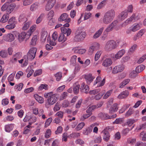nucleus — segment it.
<instances>
[{"mask_svg": "<svg viewBox=\"0 0 146 146\" xmlns=\"http://www.w3.org/2000/svg\"><path fill=\"white\" fill-rule=\"evenodd\" d=\"M56 78V80L57 81H59L62 77V74L61 72H58L55 75Z\"/></svg>", "mask_w": 146, "mask_h": 146, "instance_id": "obj_58", "label": "nucleus"}, {"mask_svg": "<svg viewBox=\"0 0 146 146\" xmlns=\"http://www.w3.org/2000/svg\"><path fill=\"white\" fill-rule=\"evenodd\" d=\"M81 92L82 93L87 94L88 93L89 90V86L87 85L83 82L81 84V87L80 88Z\"/></svg>", "mask_w": 146, "mask_h": 146, "instance_id": "obj_11", "label": "nucleus"}, {"mask_svg": "<svg viewBox=\"0 0 146 146\" xmlns=\"http://www.w3.org/2000/svg\"><path fill=\"white\" fill-rule=\"evenodd\" d=\"M118 22V21L117 20L113 21L106 28L104 31V33L105 34H106L111 31L112 30L113 28L116 25Z\"/></svg>", "mask_w": 146, "mask_h": 146, "instance_id": "obj_8", "label": "nucleus"}, {"mask_svg": "<svg viewBox=\"0 0 146 146\" xmlns=\"http://www.w3.org/2000/svg\"><path fill=\"white\" fill-rule=\"evenodd\" d=\"M96 109V106L95 105H92L89 107L86 111L87 113H90L94 110Z\"/></svg>", "mask_w": 146, "mask_h": 146, "instance_id": "obj_57", "label": "nucleus"}, {"mask_svg": "<svg viewBox=\"0 0 146 146\" xmlns=\"http://www.w3.org/2000/svg\"><path fill=\"white\" fill-rule=\"evenodd\" d=\"M52 121V119L50 117L47 119L45 123V127H47L48 126Z\"/></svg>", "mask_w": 146, "mask_h": 146, "instance_id": "obj_60", "label": "nucleus"}, {"mask_svg": "<svg viewBox=\"0 0 146 146\" xmlns=\"http://www.w3.org/2000/svg\"><path fill=\"white\" fill-rule=\"evenodd\" d=\"M80 133H73L69 135V138H75L80 136Z\"/></svg>", "mask_w": 146, "mask_h": 146, "instance_id": "obj_52", "label": "nucleus"}, {"mask_svg": "<svg viewBox=\"0 0 146 146\" xmlns=\"http://www.w3.org/2000/svg\"><path fill=\"white\" fill-rule=\"evenodd\" d=\"M102 133H103V138L106 141H108L110 139V135L108 131H102Z\"/></svg>", "mask_w": 146, "mask_h": 146, "instance_id": "obj_25", "label": "nucleus"}, {"mask_svg": "<svg viewBox=\"0 0 146 146\" xmlns=\"http://www.w3.org/2000/svg\"><path fill=\"white\" fill-rule=\"evenodd\" d=\"M37 40V36L34 35L32 38L30 42V44L33 46H35L36 45V42Z\"/></svg>", "mask_w": 146, "mask_h": 146, "instance_id": "obj_40", "label": "nucleus"}, {"mask_svg": "<svg viewBox=\"0 0 146 146\" xmlns=\"http://www.w3.org/2000/svg\"><path fill=\"white\" fill-rule=\"evenodd\" d=\"M27 20V18L25 14H21L19 18V21L20 22L26 21Z\"/></svg>", "mask_w": 146, "mask_h": 146, "instance_id": "obj_51", "label": "nucleus"}, {"mask_svg": "<svg viewBox=\"0 0 146 146\" xmlns=\"http://www.w3.org/2000/svg\"><path fill=\"white\" fill-rule=\"evenodd\" d=\"M66 40L67 38L65 37L64 34L61 33L60 34L58 38V41L59 42H64Z\"/></svg>", "mask_w": 146, "mask_h": 146, "instance_id": "obj_36", "label": "nucleus"}, {"mask_svg": "<svg viewBox=\"0 0 146 146\" xmlns=\"http://www.w3.org/2000/svg\"><path fill=\"white\" fill-rule=\"evenodd\" d=\"M112 63V62L111 59L107 58L103 60L102 65L104 67H108L111 65Z\"/></svg>", "mask_w": 146, "mask_h": 146, "instance_id": "obj_15", "label": "nucleus"}, {"mask_svg": "<svg viewBox=\"0 0 146 146\" xmlns=\"http://www.w3.org/2000/svg\"><path fill=\"white\" fill-rule=\"evenodd\" d=\"M146 127V122L137 126L135 129L137 131L141 129H144Z\"/></svg>", "mask_w": 146, "mask_h": 146, "instance_id": "obj_54", "label": "nucleus"}, {"mask_svg": "<svg viewBox=\"0 0 146 146\" xmlns=\"http://www.w3.org/2000/svg\"><path fill=\"white\" fill-rule=\"evenodd\" d=\"M128 15L126 11H124L119 15L118 17L120 20L123 21L127 17Z\"/></svg>", "mask_w": 146, "mask_h": 146, "instance_id": "obj_22", "label": "nucleus"}, {"mask_svg": "<svg viewBox=\"0 0 146 146\" xmlns=\"http://www.w3.org/2000/svg\"><path fill=\"white\" fill-rule=\"evenodd\" d=\"M33 113L35 115H38L39 117H40L41 116V115L43 113L44 110L42 109H40L38 111V108H35L33 109Z\"/></svg>", "mask_w": 146, "mask_h": 146, "instance_id": "obj_17", "label": "nucleus"}, {"mask_svg": "<svg viewBox=\"0 0 146 146\" xmlns=\"http://www.w3.org/2000/svg\"><path fill=\"white\" fill-rule=\"evenodd\" d=\"M125 66L123 64H120L115 66L112 70V73L113 74H117L122 72L124 69Z\"/></svg>", "mask_w": 146, "mask_h": 146, "instance_id": "obj_7", "label": "nucleus"}, {"mask_svg": "<svg viewBox=\"0 0 146 146\" xmlns=\"http://www.w3.org/2000/svg\"><path fill=\"white\" fill-rule=\"evenodd\" d=\"M124 11H126L127 13L128 14L129 13H132L133 11V7L132 5H129L127 7V9Z\"/></svg>", "mask_w": 146, "mask_h": 146, "instance_id": "obj_61", "label": "nucleus"}, {"mask_svg": "<svg viewBox=\"0 0 146 146\" xmlns=\"http://www.w3.org/2000/svg\"><path fill=\"white\" fill-rule=\"evenodd\" d=\"M9 15L7 14L4 15L0 20V22L2 23H5L7 22L9 18Z\"/></svg>", "mask_w": 146, "mask_h": 146, "instance_id": "obj_32", "label": "nucleus"}, {"mask_svg": "<svg viewBox=\"0 0 146 146\" xmlns=\"http://www.w3.org/2000/svg\"><path fill=\"white\" fill-rule=\"evenodd\" d=\"M105 92V90H103L102 92H100L99 94L96 95L95 96V98L97 100H99L102 97L103 95Z\"/></svg>", "mask_w": 146, "mask_h": 146, "instance_id": "obj_49", "label": "nucleus"}, {"mask_svg": "<svg viewBox=\"0 0 146 146\" xmlns=\"http://www.w3.org/2000/svg\"><path fill=\"white\" fill-rule=\"evenodd\" d=\"M15 37L11 33H9L5 35L4 37V40L8 42H11L13 41Z\"/></svg>", "mask_w": 146, "mask_h": 146, "instance_id": "obj_13", "label": "nucleus"}, {"mask_svg": "<svg viewBox=\"0 0 146 146\" xmlns=\"http://www.w3.org/2000/svg\"><path fill=\"white\" fill-rule=\"evenodd\" d=\"M8 54L7 51L3 50L0 52V56L3 58H6L8 56Z\"/></svg>", "mask_w": 146, "mask_h": 146, "instance_id": "obj_47", "label": "nucleus"}, {"mask_svg": "<svg viewBox=\"0 0 146 146\" xmlns=\"http://www.w3.org/2000/svg\"><path fill=\"white\" fill-rule=\"evenodd\" d=\"M104 29V28L102 27L97 31L94 35L93 36V38L96 39L99 37L102 34Z\"/></svg>", "mask_w": 146, "mask_h": 146, "instance_id": "obj_20", "label": "nucleus"}, {"mask_svg": "<svg viewBox=\"0 0 146 146\" xmlns=\"http://www.w3.org/2000/svg\"><path fill=\"white\" fill-rule=\"evenodd\" d=\"M37 48L36 47H31L29 49L27 54V58L25 59V62L23 65L25 66L27 65L28 63V60H32L34 59L36 55Z\"/></svg>", "mask_w": 146, "mask_h": 146, "instance_id": "obj_2", "label": "nucleus"}, {"mask_svg": "<svg viewBox=\"0 0 146 146\" xmlns=\"http://www.w3.org/2000/svg\"><path fill=\"white\" fill-rule=\"evenodd\" d=\"M31 24V22L30 21L27 22H25L22 27V29L23 30H26L29 27Z\"/></svg>", "mask_w": 146, "mask_h": 146, "instance_id": "obj_45", "label": "nucleus"}, {"mask_svg": "<svg viewBox=\"0 0 146 146\" xmlns=\"http://www.w3.org/2000/svg\"><path fill=\"white\" fill-rule=\"evenodd\" d=\"M42 70L41 69H38L36 70L35 72L34 76L36 77L41 75L42 73Z\"/></svg>", "mask_w": 146, "mask_h": 146, "instance_id": "obj_62", "label": "nucleus"}, {"mask_svg": "<svg viewBox=\"0 0 146 146\" xmlns=\"http://www.w3.org/2000/svg\"><path fill=\"white\" fill-rule=\"evenodd\" d=\"M86 35L85 32L82 31L80 29H78L76 31L74 39L76 41L83 40Z\"/></svg>", "mask_w": 146, "mask_h": 146, "instance_id": "obj_5", "label": "nucleus"}, {"mask_svg": "<svg viewBox=\"0 0 146 146\" xmlns=\"http://www.w3.org/2000/svg\"><path fill=\"white\" fill-rule=\"evenodd\" d=\"M136 121L133 119H128L125 123L126 125L129 127L131 126L136 122Z\"/></svg>", "mask_w": 146, "mask_h": 146, "instance_id": "obj_30", "label": "nucleus"}, {"mask_svg": "<svg viewBox=\"0 0 146 146\" xmlns=\"http://www.w3.org/2000/svg\"><path fill=\"white\" fill-rule=\"evenodd\" d=\"M118 109L117 104L116 103H115L110 108L109 113L110 114H112L114 112L117 111Z\"/></svg>", "mask_w": 146, "mask_h": 146, "instance_id": "obj_18", "label": "nucleus"}, {"mask_svg": "<svg viewBox=\"0 0 146 146\" xmlns=\"http://www.w3.org/2000/svg\"><path fill=\"white\" fill-rule=\"evenodd\" d=\"M117 46L115 41L113 40H110L106 42L105 46V48L107 50H111L115 48Z\"/></svg>", "mask_w": 146, "mask_h": 146, "instance_id": "obj_6", "label": "nucleus"}, {"mask_svg": "<svg viewBox=\"0 0 146 146\" xmlns=\"http://www.w3.org/2000/svg\"><path fill=\"white\" fill-rule=\"evenodd\" d=\"M61 31L63 34H66L67 36H69L71 33V30L69 28H66L65 27H62L61 28Z\"/></svg>", "mask_w": 146, "mask_h": 146, "instance_id": "obj_19", "label": "nucleus"}, {"mask_svg": "<svg viewBox=\"0 0 146 146\" xmlns=\"http://www.w3.org/2000/svg\"><path fill=\"white\" fill-rule=\"evenodd\" d=\"M51 134V130H50V129H47L46 130V131L45 133L44 136H45V137L46 138H48L50 136Z\"/></svg>", "mask_w": 146, "mask_h": 146, "instance_id": "obj_59", "label": "nucleus"}, {"mask_svg": "<svg viewBox=\"0 0 146 146\" xmlns=\"http://www.w3.org/2000/svg\"><path fill=\"white\" fill-rule=\"evenodd\" d=\"M44 96L47 99L45 104L46 108H48L57 102L58 96L56 94H54L52 92L44 93Z\"/></svg>", "mask_w": 146, "mask_h": 146, "instance_id": "obj_1", "label": "nucleus"}, {"mask_svg": "<svg viewBox=\"0 0 146 146\" xmlns=\"http://www.w3.org/2000/svg\"><path fill=\"white\" fill-rule=\"evenodd\" d=\"M136 139L132 137L128 138L127 139V143L131 145H134L136 142Z\"/></svg>", "mask_w": 146, "mask_h": 146, "instance_id": "obj_39", "label": "nucleus"}, {"mask_svg": "<svg viewBox=\"0 0 146 146\" xmlns=\"http://www.w3.org/2000/svg\"><path fill=\"white\" fill-rule=\"evenodd\" d=\"M92 131V128L88 127L85 130H84L83 133L84 135H88Z\"/></svg>", "mask_w": 146, "mask_h": 146, "instance_id": "obj_50", "label": "nucleus"}, {"mask_svg": "<svg viewBox=\"0 0 146 146\" xmlns=\"http://www.w3.org/2000/svg\"><path fill=\"white\" fill-rule=\"evenodd\" d=\"M36 28L35 25H34L30 27L29 31L27 32V35H28L29 37H30L31 35L33 33L35 30Z\"/></svg>", "mask_w": 146, "mask_h": 146, "instance_id": "obj_35", "label": "nucleus"}, {"mask_svg": "<svg viewBox=\"0 0 146 146\" xmlns=\"http://www.w3.org/2000/svg\"><path fill=\"white\" fill-rule=\"evenodd\" d=\"M73 92L75 94H77L79 92L80 89V86L77 83H76L73 85Z\"/></svg>", "mask_w": 146, "mask_h": 146, "instance_id": "obj_28", "label": "nucleus"}, {"mask_svg": "<svg viewBox=\"0 0 146 146\" xmlns=\"http://www.w3.org/2000/svg\"><path fill=\"white\" fill-rule=\"evenodd\" d=\"M14 127V125L11 124L9 125H5V131L7 132H9L12 131Z\"/></svg>", "mask_w": 146, "mask_h": 146, "instance_id": "obj_31", "label": "nucleus"}, {"mask_svg": "<svg viewBox=\"0 0 146 146\" xmlns=\"http://www.w3.org/2000/svg\"><path fill=\"white\" fill-rule=\"evenodd\" d=\"M48 89V86L46 84H41L38 88V90L41 91L43 89L45 90H47Z\"/></svg>", "mask_w": 146, "mask_h": 146, "instance_id": "obj_46", "label": "nucleus"}, {"mask_svg": "<svg viewBox=\"0 0 146 146\" xmlns=\"http://www.w3.org/2000/svg\"><path fill=\"white\" fill-rule=\"evenodd\" d=\"M39 4L38 3H35L31 6L30 10L31 11H34L38 10L39 7Z\"/></svg>", "mask_w": 146, "mask_h": 146, "instance_id": "obj_27", "label": "nucleus"}, {"mask_svg": "<svg viewBox=\"0 0 146 146\" xmlns=\"http://www.w3.org/2000/svg\"><path fill=\"white\" fill-rule=\"evenodd\" d=\"M115 13L113 10H110L106 12L103 17V22L105 24L110 23L113 20Z\"/></svg>", "mask_w": 146, "mask_h": 146, "instance_id": "obj_3", "label": "nucleus"}, {"mask_svg": "<svg viewBox=\"0 0 146 146\" xmlns=\"http://www.w3.org/2000/svg\"><path fill=\"white\" fill-rule=\"evenodd\" d=\"M145 66L143 65H141L136 67L135 70L138 73L141 72L145 68Z\"/></svg>", "mask_w": 146, "mask_h": 146, "instance_id": "obj_38", "label": "nucleus"}, {"mask_svg": "<svg viewBox=\"0 0 146 146\" xmlns=\"http://www.w3.org/2000/svg\"><path fill=\"white\" fill-rule=\"evenodd\" d=\"M9 3V2H6L2 6L1 8L2 11H4L6 10H7Z\"/></svg>", "mask_w": 146, "mask_h": 146, "instance_id": "obj_56", "label": "nucleus"}, {"mask_svg": "<svg viewBox=\"0 0 146 146\" xmlns=\"http://www.w3.org/2000/svg\"><path fill=\"white\" fill-rule=\"evenodd\" d=\"M15 7V5L14 4H11L9 3V6L8 7L7 10V14L9 15L12 12Z\"/></svg>", "mask_w": 146, "mask_h": 146, "instance_id": "obj_23", "label": "nucleus"}, {"mask_svg": "<svg viewBox=\"0 0 146 146\" xmlns=\"http://www.w3.org/2000/svg\"><path fill=\"white\" fill-rule=\"evenodd\" d=\"M34 97L39 103L42 104L44 103V98L42 97L39 96L38 94H35L34 95Z\"/></svg>", "mask_w": 146, "mask_h": 146, "instance_id": "obj_24", "label": "nucleus"}, {"mask_svg": "<svg viewBox=\"0 0 146 146\" xmlns=\"http://www.w3.org/2000/svg\"><path fill=\"white\" fill-rule=\"evenodd\" d=\"M36 120V118L34 115L30 116L29 122V124L31 125L33 123L35 122Z\"/></svg>", "mask_w": 146, "mask_h": 146, "instance_id": "obj_42", "label": "nucleus"}, {"mask_svg": "<svg viewBox=\"0 0 146 146\" xmlns=\"http://www.w3.org/2000/svg\"><path fill=\"white\" fill-rule=\"evenodd\" d=\"M68 17V15L67 13H63L60 16L58 20L61 21H65V22L68 23L70 21V19Z\"/></svg>", "mask_w": 146, "mask_h": 146, "instance_id": "obj_9", "label": "nucleus"}, {"mask_svg": "<svg viewBox=\"0 0 146 146\" xmlns=\"http://www.w3.org/2000/svg\"><path fill=\"white\" fill-rule=\"evenodd\" d=\"M56 1V0H49L46 7V10L48 11L50 10L54 6Z\"/></svg>", "mask_w": 146, "mask_h": 146, "instance_id": "obj_14", "label": "nucleus"}, {"mask_svg": "<svg viewBox=\"0 0 146 146\" xmlns=\"http://www.w3.org/2000/svg\"><path fill=\"white\" fill-rule=\"evenodd\" d=\"M125 50L124 49H121L118 51L115 54L114 57H113L115 60L121 58L125 53Z\"/></svg>", "mask_w": 146, "mask_h": 146, "instance_id": "obj_12", "label": "nucleus"}, {"mask_svg": "<svg viewBox=\"0 0 146 146\" xmlns=\"http://www.w3.org/2000/svg\"><path fill=\"white\" fill-rule=\"evenodd\" d=\"M139 19V18L137 15L135 14H133L130 17L128 18L123 23L121 26H120L119 28H117V29H120L122 27H125L129 23H130L131 22H134L137 21Z\"/></svg>", "mask_w": 146, "mask_h": 146, "instance_id": "obj_4", "label": "nucleus"}, {"mask_svg": "<svg viewBox=\"0 0 146 146\" xmlns=\"http://www.w3.org/2000/svg\"><path fill=\"white\" fill-rule=\"evenodd\" d=\"M146 59V54L143 55L137 61L138 64H140L142 63Z\"/></svg>", "mask_w": 146, "mask_h": 146, "instance_id": "obj_63", "label": "nucleus"}, {"mask_svg": "<svg viewBox=\"0 0 146 146\" xmlns=\"http://www.w3.org/2000/svg\"><path fill=\"white\" fill-rule=\"evenodd\" d=\"M29 37L28 36V35H27V33H26L25 32H23L18 35V39L19 41L21 42L24 40L25 38L28 39L29 38Z\"/></svg>", "mask_w": 146, "mask_h": 146, "instance_id": "obj_10", "label": "nucleus"}, {"mask_svg": "<svg viewBox=\"0 0 146 146\" xmlns=\"http://www.w3.org/2000/svg\"><path fill=\"white\" fill-rule=\"evenodd\" d=\"M140 137L142 138L141 140L143 141H146V131L145 133L144 131L141 132L139 135Z\"/></svg>", "mask_w": 146, "mask_h": 146, "instance_id": "obj_48", "label": "nucleus"}, {"mask_svg": "<svg viewBox=\"0 0 146 146\" xmlns=\"http://www.w3.org/2000/svg\"><path fill=\"white\" fill-rule=\"evenodd\" d=\"M102 52V50H99L95 54L94 58V60L95 61H97L99 59Z\"/></svg>", "mask_w": 146, "mask_h": 146, "instance_id": "obj_43", "label": "nucleus"}, {"mask_svg": "<svg viewBox=\"0 0 146 146\" xmlns=\"http://www.w3.org/2000/svg\"><path fill=\"white\" fill-rule=\"evenodd\" d=\"M129 95V92L128 90H125L122 92L117 97L119 99H125Z\"/></svg>", "mask_w": 146, "mask_h": 146, "instance_id": "obj_16", "label": "nucleus"}, {"mask_svg": "<svg viewBox=\"0 0 146 146\" xmlns=\"http://www.w3.org/2000/svg\"><path fill=\"white\" fill-rule=\"evenodd\" d=\"M112 92V90H110L107 91L104 95L103 97L104 99H106L108 98L111 94Z\"/></svg>", "mask_w": 146, "mask_h": 146, "instance_id": "obj_55", "label": "nucleus"}, {"mask_svg": "<svg viewBox=\"0 0 146 146\" xmlns=\"http://www.w3.org/2000/svg\"><path fill=\"white\" fill-rule=\"evenodd\" d=\"M135 146H146V142L143 143L141 141H137L135 143Z\"/></svg>", "mask_w": 146, "mask_h": 146, "instance_id": "obj_64", "label": "nucleus"}, {"mask_svg": "<svg viewBox=\"0 0 146 146\" xmlns=\"http://www.w3.org/2000/svg\"><path fill=\"white\" fill-rule=\"evenodd\" d=\"M117 116L116 114H115L112 116H110L107 114L104 113L103 119H108L110 118H115Z\"/></svg>", "mask_w": 146, "mask_h": 146, "instance_id": "obj_44", "label": "nucleus"}, {"mask_svg": "<svg viewBox=\"0 0 146 146\" xmlns=\"http://www.w3.org/2000/svg\"><path fill=\"white\" fill-rule=\"evenodd\" d=\"M85 79L88 84H90L92 82L94 78L92 77L91 75H87L85 76Z\"/></svg>", "mask_w": 146, "mask_h": 146, "instance_id": "obj_34", "label": "nucleus"}, {"mask_svg": "<svg viewBox=\"0 0 146 146\" xmlns=\"http://www.w3.org/2000/svg\"><path fill=\"white\" fill-rule=\"evenodd\" d=\"M99 83V86H97L98 87L102 86L104 85L105 83V79H103V80H102V78L100 76H98L96 78V80Z\"/></svg>", "mask_w": 146, "mask_h": 146, "instance_id": "obj_29", "label": "nucleus"}, {"mask_svg": "<svg viewBox=\"0 0 146 146\" xmlns=\"http://www.w3.org/2000/svg\"><path fill=\"white\" fill-rule=\"evenodd\" d=\"M106 0H104L101 2L98 5L97 7V9H100L104 7L106 3Z\"/></svg>", "mask_w": 146, "mask_h": 146, "instance_id": "obj_41", "label": "nucleus"}, {"mask_svg": "<svg viewBox=\"0 0 146 146\" xmlns=\"http://www.w3.org/2000/svg\"><path fill=\"white\" fill-rule=\"evenodd\" d=\"M31 128L32 127L31 125L29 124L25 127L23 131V133L25 134L29 133L30 132L31 129Z\"/></svg>", "mask_w": 146, "mask_h": 146, "instance_id": "obj_33", "label": "nucleus"}, {"mask_svg": "<svg viewBox=\"0 0 146 146\" xmlns=\"http://www.w3.org/2000/svg\"><path fill=\"white\" fill-rule=\"evenodd\" d=\"M141 24L139 23L134 24L131 27L132 31L135 32L138 30L141 27Z\"/></svg>", "mask_w": 146, "mask_h": 146, "instance_id": "obj_26", "label": "nucleus"}, {"mask_svg": "<svg viewBox=\"0 0 146 146\" xmlns=\"http://www.w3.org/2000/svg\"><path fill=\"white\" fill-rule=\"evenodd\" d=\"M74 52L75 53L83 54L86 51L85 49H80L78 47H75L73 49Z\"/></svg>", "mask_w": 146, "mask_h": 146, "instance_id": "obj_21", "label": "nucleus"}, {"mask_svg": "<svg viewBox=\"0 0 146 146\" xmlns=\"http://www.w3.org/2000/svg\"><path fill=\"white\" fill-rule=\"evenodd\" d=\"M85 125V123L84 122H81L77 125L75 129L77 131L80 130Z\"/></svg>", "mask_w": 146, "mask_h": 146, "instance_id": "obj_53", "label": "nucleus"}, {"mask_svg": "<svg viewBox=\"0 0 146 146\" xmlns=\"http://www.w3.org/2000/svg\"><path fill=\"white\" fill-rule=\"evenodd\" d=\"M130 80L129 79H127L123 80L119 85V88H123L125 85L128 84L130 82Z\"/></svg>", "mask_w": 146, "mask_h": 146, "instance_id": "obj_37", "label": "nucleus"}]
</instances>
